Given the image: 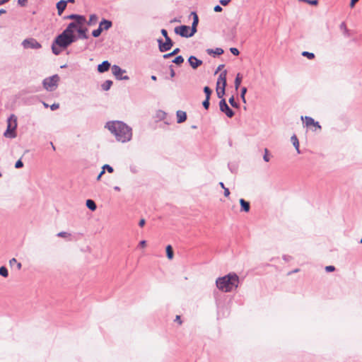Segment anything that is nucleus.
Wrapping results in <instances>:
<instances>
[{"label":"nucleus","instance_id":"61","mask_svg":"<svg viewBox=\"0 0 362 362\" xmlns=\"http://www.w3.org/2000/svg\"><path fill=\"white\" fill-rule=\"evenodd\" d=\"M313 126L317 127L318 129H321V126L319 124V122H315V124H313Z\"/></svg>","mask_w":362,"mask_h":362},{"label":"nucleus","instance_id":"55","mask_svg":"<svg viewBox=\"0 0 362 362\" xmlns=\"http://www.w3.org/2000/svg\"><path fill=\"white\" fill-rule=\"evenodd\" d=\"M146 221L144 218H141L139 223V226L140 227H143L145 225Z\"/></svg>","mask_w":362,"mask_h":362},{"label":"nucleus","instance_id":"38","mask_svg":"<svg viewBox=\"0 0 362 362\" xmlns=\"http://www.w3.org/2000/svg\"><path fill=\"white\" fill-rule=\"evenodd\" d=\"M302 55L308 57L309 59H312L315 57V54L313 53L307 51L303 52Z\"/></svg>","mask_w":362,"mask_h":362},{"label":"nucleus","instance_id":"24","mask_svg":"<svg viewBox=\"0 0 362 362\" xmlns=\"http://www.w3.org/2000/svg\"><path fill=\"white\" fill-rule=\"evenodd\" d=\"M86 206L91 211H95L97 208L95 202L92 199H88L86 201Z\"/></svg>","mask_w":362,"mask_h":362},{"label":"nucleus","instance_id":"28","mask_svg":"<svg viewBox=\"0 0 362 362\" xmlns=\"http://www.w3.org/2000/svg\"><path fill=\"white\" fill-rule=\"evenodd\" d=\"M112 85V81H110V80H107L105 81L103 84H102V88L104 90H108L111 86Z\"/></svg>","mask_w":362,"mask_h":362},{"label":"nucleus","instance_id":"34","mask_svg":"<svg viewBox=\"0 0 362 362\" xmlns=\"http://www.w3.org/2000/svg\"><path fill=\"white\" fill-rule=\"evenodd\" d=\"M0 275L4 277H7L8 276V269L5 267H0Z\"/></svg>","mask_w":362,"mask_h":362},{"label":"nucleus","instance_id":"19","mask_svg":"<svg viewBox=\"0 0 362 362\" xmlns=\"http://www.w3.org/2000/svg\"><path fill=\"white\" fill-rule=\"evenodd\" d=\"M69 19H74L75 21H78V23H84L86 22V18L83 16L77 15V14H71L68 16Z\"/></svg>","mask_w":362,"mask_h":362},{"label":"nucleus","instance_id":"30","mask_svg":"<svg viewBox=\"0 0 362 362\" xmlns=\"http://www.w3.org/2000/svg\"><path fill=\"white\" fill-rule=\"evenodd\" d=\"M166 254L168 259H172L173 257V251L171 245L166 247Z\"/></svg>","mask_w":362,"mask_h":362},{"label":"nucleus","instance_id":"27","mask_svg":"<svg viewBox=\"0 0 362 362\" xmlns=\"http://www.w3.org/2000/svg\"><path fill=\"white\" fill-rule=\"evenodd\" d=\"M9 264L12 267L13 265H16L17 269L20 270L22 267V264L21 262H18L16 259L12 258L9 261Z\"/></svg>","mask_w":362,"mask_h":362},{"label":"nucleus","instance_id":"48","mask_svg":"<svg viewBox=\"0 0 362 362\" xmlns=\"http://www.w3.org/2000/svg\"><path fill=\"white\" fill-rule=\"evenodd\" d=\"M161 34L165 37V40H166L168 38H170L169 36L168 35V32H167V30L165 29H162L161 30Z\"/></svg>","mask_w":362,"mask_h":362},{"label":"nucleus","instance_id":"62","mask_svg":"<svg viewBox=\"0 0 362 362\" xmlns=\"http://www.w3.org/2000/svg\"><path fill=\"white\" fill-rule=\"evenodd\" d=\"M283 258L285 261H288L291 257L290 256L284 255Z\"/></svg>","mask_w":362,"mask_h":362},{"label":"nucleus","instance_id":"47","mask_svg":"<svg viewBox=\"0 0 362 362\" xmlns=\"http://www.w3.org/2000/svg\"><path fill=\"white\" fill-rule=\"evenodd\" d=\"M23 166V163L21 161V160H18L16 161V164H15V168H21Z\"/></svg>","mask_w":362,"mask_h":362},{"label":"nucleus","instance_id":"26","mask_svg":"<svg viewBox=\"0 0 362 362\" xmlns=\"http://www.w3.org/2000/svg\"><path fill=\"white\" fill-rule=\"evenodd\" d=\"M98 21V16L95 14H91L89 17V20L88 21V25H92L96 23Z\"/></svg>","mask_w":362,"mask_h":362},{"label":"nucleus","instance_id":"16","mask_svg":"<svg viewBox=\"0 0 362 362\" xmlns=\"http://www.w3.org/2000/svg\"><path fill=\"white\" fill-rule=\"evenodd\" d=\"M176 115H177V123L184 122L187 119L186 112L184 111H182V110L177 111Z\"/></svg>","mask_w":362,"mask_h":362},{"label":"nucleus","instance_id":"42","mask_svg":"<svg viewBox=\"0 0 362 362\" xmlns=\"http://www.w3.org/2000/svg\"><path fill=\"white\" fill-rule=\"evenodd\" d=\"M129 168H130V171L134 174H136L139 172V168L135 165H130Z\"/></svg>","mask_w":362,"mask_h":362},{"label":"nucleus","instance_id":"43","mask_svg":"<svg viewBox=\"0 0 362 362\" xmlns=\"http://www.w3.org/2000/svg\"><path fill=\"white\" fill-rule=\"evenodd\" d=\"M69 235H70V234H69L68 233L64 232V231H62V232H59L57 233V236L60 237V238H66Z\"/></svg>","mask_w":362,"mask_h":362},{"label":"nucleus","instance_id":"31","mask_svg":"<svg viewBox=\"0 0 362 362\" xmlns=\"http://www.w3.org/2000/svg\"><path fill=\"white\" fill-rule=\"evenodd\" d=\"M179 52H180V49L179 48H176L172 52L164 54L163 55V58L164 59H168L170 57H173V56L177 54Z\"/></svg>","mask_w":362,"mask_h":362},{"label":"nucleus","instance_id":"4","mask_svg":"<svg viewBox=\"0 0 362 362\" xmlns=\"http://www.w3.org/2000/svg\"><path fill=\"white\" fill-rule=\"evenodd\" d=\"M17 128V117L14 115H11L7 119V129L4 135L8 138H16V129Z\"/></svg>","mask_w":362,"mask_h":362},{"label":"nucleus","instance_id":"7","mask_svg":"<svg viewBox=\"0 0 362 362\" xmlns=\"http://www.w3.org/2000/svg\"><path fill=\"white\" fill-rule=\"evenodd\" d=\"M112 73L117 80H129L128 76H123V74L126 73V70L122 69L117 65H113L112 66Z\"/></svg>","mask_w":362,"mask_h":362},{"label":"nucleus","instance_id":"58","mask_svg":"<svg viewBox=\"0 0 362 362\" xmlns=\"http://www.w3.org/2000/svg\"><path fill=\"white\" fill-rule=\"evenodd\" d=\"M358 0H351L350 6L353 8Z\"/></svg>","mask_w":362,"mask_h":362},{"label":"nucleus","instance_id":"46","mask_svg":"<svg viewBox=\"0 0 362 362\" xmlns=\"http://www.w3.org/2000/svg\"><path fill=\"white\" fill-rule=\"evenodd\" d=\"M100 30H98V29H95L94 30H93L92 32V35L94 37H98L100 35L101 33L99 31Z\"/></svg>","mask_w":362,"mask_h":362},{"label":"nucleus","instance_id":"41","mask_svg":"<svg viewBox=\"0 0 362 362\" xmlns=\"http://www.w3.org/2000/svg\"><path fill=\"white\" fill-rule=\"evenodd\" d=\"M105 170H107V172L110 173H112L114 171L113 168L111 167L110 165H107V164H105V165H103V170L105 171Z\"/></svg>","mask_w":362,"mask_h":362},{"label":"nucleus","instance_id":"2","mask_svg":"<svg viewBox=\"0 0 362 362\" xmlns=\"http://www.w3.org/2000/svg\"><path fill=\"white\" fill-rule=\"evenodd\" d=\"M239 277L235 273H230L224 276L219 277L216 281L217 288L223 292H230L238 287Z\"/></svg>","mask_w":362,"mask_h":362},{"label":"nucleus","instance_id":"18","mask_svg":"<svg viewBox=\"0 0 362 362\" xmlns=\"http://www.w3.org/2000/svg\"><path fill=\"white\" fill-rule=\"evenodd\" d=\"M240 204L241 206V211L245 212H248L250 209V203L248 202H246L243 199H240Z\"/></svg>","mask_w":362,"mask_h":362},{"label":"nucleus","instance_id":"21","mask_svg":"<svg viewBox=\"0 0 362 362\" xmlns=\"http://www.w3.org/2000/svg\"><path fill=\"white\" fill-rule=\"evenodd\" d=\"M77 31H78V35H79V38H81V39H88V36L86 34L87 29L82 28H78Z\"/></svg>","mask_w":362,"mask_h":362},{"label":"nucleus","instance_id":"5","mask_svg":"<svg viewBox=\"0 0 362 362\" xmlns=\"http://www.w3.org/2000/svg\"><path fill=\"white\" fill-rule=\"evenodd\" d=\"M59 80L58 74L45 78L42 81L43 87L48 91H53L57 88Z\"/></svg>","mask_w":362,"mask_h":362},{"label":"nucleus","instance_id":"40","mask_svg":"<svg viewBox=\"0 0 362 362\" xmlns=\"http://www.w3.org/2000/svg\"><path fill=\"white\" fill-rule=\"evenodd\" d=\"M229 103L230 104V105L233 107H238V103L235 101V98L233 96H232L230 99H229Z\"/></svg>","mask_w":362,"mask_h":362},{"label":"nucleus","instance_id":"57","mask_svg":"<svg viewBox=\"0 0 362 362\" xmlns=\"http://www.w3.org/2000/svg\"><path fill=\"white\" fill-rule=\"evenodd\" d=\"M146 240H141V241H140V243H139V246H140V247H145V246H146Z\"/></svg>","mask_w":362,"mask_h":362},{"label":"nucleus","instance_id":"9","mask_svg":"<svg viewBox=\"0 0 362 362\" xmlns=\"http://www.w3.org/2000/svg\"><path fill=\"white\" fill-rule=\"evenodd\" d=\"M219 108L220 110L225 113L228 117L231 118L234 116V112L229 107L224 98H222L220 100Z\"/></svg>","mask_w":362,"mask_h":362},{"label":"nucleus","instance_id":"13","mask_svg":"<svg viewBox=\"0 0 362 362\" xmlns=\"http://www.w3.org/2000/svg\"><path fill=\"white\" fill-rule=\"evenodd\" d=\"M216 86H226V71L221 72L216 82Z\"/></svg>","mask_w":362,"mask_h":362},{"label":"nucleus","instance_id":"53","mask_svg":"<svg viewBox=\"0 0 362 362\" xmlns=\"http://www.w3.org/2000/svg\"><path fill=\"white\" fill-rule=\"evenodd\" d=\"M28 0H18V4L21 6H25Z\"/></svg>","mask_w":362,"mask_h":362},{"label":"nucleus","instance_id":"54","mask_svg":"<svg viewBox=\"0 0 362 362\" xmlns=\"http://www.w3.org/2000/svg\"><path fill=\"white\" fill-rule=\"evenodd\" d=\"M230 195V191L228 188H224V196L228 197Z\"/></svg>","mask_w":362,"mask_h":362},{"label":"nucleus","instance_id":"52","mask_svg":"<svg viewBox=\"0 0 362 362\" xmlns=\"http://www.w3.org/2000/svg\"><path fill=\"white\" fill-rule=\"evenodd\" d=\"M231 0H220V4L222 6H227Z\"/></svg>","mask_w":362,"mask_h":362},{"label":"nucleus","instance_id":"15","mask_svg":"<svg viewBox=\"0 0 362 362\" xmlns=\"http://www.w3.org/2000/svg\"><path fill=\"white\" fill-rule=\"evenodd\" d=\"M110 67V64L107 61L103 62L100 64L98 66V71L100 73H103L107 71Z\"/></svg>","mask_w":362,"mask_h":362},{"label":"nucleus","instance_id":"17","mask_svg":"<svg viewBox=\"0 0 362 362\" xmlns=\"http://www.w3.org/2000/svg\"><path fill=\"white\" fill-rule=\"evenodd\" d=\"M66 4L67 1H65L64 0H61L57 4V8L58 10V13L59 15H61L62 13L64 11V9L66 7Z\"/></svg>","mask_w":362,"mask_h":362},{"label":"nucleus","instance_id":"51","mask_svg":"<svg viewBox=\"0 0 362 362\" xmlns=\"http://www.w3.org/2000/svg\"><path fill=\"white\" fill-rule=\"evenodd\" d=\"M59 107V105L58 103H54L50 106L52 110H56Z\"/></svg>","mask_w":362,"mask_h":362},{"label":"nucleus","instance_id":"12","mask_svg":"<svg viewBox=\"0 0 362 362\" xmlns=\"http://www.w3.org/2000/svg\"><path fill=\"white\" fill-rule=\"evenodd\" d=\"M189 64L193 69H197L198 66L202 64V61L198 59L194 56H190L188 59Z\"/></svg>","mask_w":362,"mask_h":362},{"label":"nucleus","instance_id":"6","mask_svg":"<svg viewBox=\"0 0 362 362\" xmlns=\"http://www.w3.org/2000/svg\"><path fill=\"white\" fill-rule=\"evenodd\" d=\"M22 45L25 49H38L42 47L40 43H39L34 38H27L22 42Z\"/></svg>","mask_w":362,"mask_h":362},{"label":"nucleus","instance_id":"39","mask_svg":"<svg viewBox=\"0 0 362 362\" xmlns=\"http://www.w3.org/2000/svg\"><path fill=\"white\" fill-rule=\"evenodd\" d=\"M263 159L265 162H269L270 160L269 156V150L267 148H264V155L263 156Z\"/></svg>","mask_w":362,"mask_h":362},{"label":"nucleus","instance_id":"50","mask_svg":"<svg viewBox=\"0 0 362 362\" xmlns=\"http://www.w3.org/2000/svg\"><path fill=\"white\" fill-rule=\"evenodd\" d=\"M222 10H223L222 7L221 6H219V5H216L214 8V11L215 12H221Z\"/></svg>","mask_w":362,"mask_h":362},{"label":"nucleus","instance_id":"36","mask_svg":"<svg viewBox=\"0 0 362 362\" xmlns=\"http://www.w3.org/2000/svg\"><path fill=\"white\" fill-rule=\"evenodd\" d=\"M183 62H184V58L181 55L176 57L173 61V62L176 64H180L183 63Z\"/></svg>","mask_w":362,"mask_h":362},{"label":"nucleus","instance_id":"32","mask_svg":"<svg viewBox=\"0 0 362 362\" xmlns=\"http://www.w3.org/2000/svg\"><path fill=\"white\" fill-rule=\"evenodd\" d=\"M208 52L209 53H214V54H216V55H221V54H222L223 53V50L221 48H216L214 50V49H209Z\"/></svg>","mask_w":362,"mask_h":362},{"label":"nucleus","instance_id":"49","mask_svg":"<svg viewBox=\"0 0 362 362\" xmlns=\"http://www.w3.org/2000/svg\"><path fill=\"white\" fill-rule=\"evenodd\" d=\"M325 270L327 272H333L335 270V267L334 266H327Z\"/></svg>","mask_w":362,"mask_h":362},{"label":"nucleus","instance_id":"56","mask_svg":"<svg viewBox=\"0 0 362 362\" xmlns=\"http://www.w3.org/2000/svg\"><path fill=\"white\" fill-rule=\"evenodd\" d=\"M307 3L312 4V5H315L317 4V0H308Z\"/></svg>","mask_w":362,"mask_h":362},{"label":"nucleus","instance_id":"29","mask_svg":"<svg viewBox=\"0 0 362 362\" xmlns=\"http://www.w3.org/2000/svg\"><path fill=\"white\" fill-rule=\"evenodd\" d=\"M242 81V77L240 76V74H238L236 76V78L235 79V90H238L240 86Z\"/></svg>","mask_w":362,"mask_h":362},{"label":"nucleus","instance_id":"8","mask_svg":"<svg viewBox=\"0 0 362 362\" xmlns=\"http://www.w3.org/2000/svg\"><path fill=\"white\" fill-rule=\"evenodd\" d=\"M191 28L187 25H180L175 28V33L181 37H190L194 35L191 34Z\"/></svg>","mask_w":362,"mask_h":362},{"label":"nucleus","instance_id":"25","mask_svg":"<svg viewBox=\"0 0 362 362\" xmlns=\"http://www.w3.org/2000/svg\"><path fill=\"white\" fill-rule=\"evenodd\" d=\"M301 119L305 121V124L308 127L313 125L315 124V120L310 117H308V116H305V117H301Z\"/></svg>","mask_w":362,"mask_h":362},{"label":"nucleus","instance_id":"60","mask_svg":"<svg viewBox=\"0 0 362 362\" xmlns=\"http://www.w3.org/2000/svg\"><path fill=\"white\" fill-rule=\"evenodd\" d=\"M175 321L178 322L179 324H181L182 321H181V319H180V316L177 315L176 318H175Z\"/></svg>","mask_w":362,"mask_h":362},{"label":"nucleus","instance_id":"64","mask_svg":"<svg viewBox=\"0 0 362 362\" xmlns=\"http://www.w3.org/2000/svg\"><path fill=\"white\" fill-rule=\"evenodd\" d=\"M98 30H100L99 31L102 33V31L104 30L103 25H100V23L99 24V27L97 28Z\"/></svg>","mask_w":362,"mask_h":362},{"label":"nucleus","instance_id":"37","mask_svg":"<svg viewBox=\"0 0 362 362\" xmlns=\"http://www.w3.org/2000/svg\"><path fill=\"white\" fill-rule=\"evenodd\" d=\"M246 92H247V88L245 87H243L241 88V92H240V98H241L243 102L245 103H246V100H245V97Z\"/></svg>","mask_w":362,"mask_h":362},{"label":"nucleus","instance_id":"23","mask_svg":"<svg viewBox=\"0 0 362 362\" xmlns=\"http://www.w3.org/2000/svg\"><path fill=\"white\" fill-rule=\"evenodd\" d=\"M100 25H103V28L105 30H107L108 29H110L112 25V23L109 20H106V19H103L101 22H100Z\"/></svg>","mask_w":362,"mask_h":362},{"label":"nucleus","instance_id":"22","mask_svg":"<svg viewBox=\"0 0 362 362\" xmlns=\"http://www.w3.org/2000/svg\"><path fill=\"white\" fill-rule=\"evenodd\" d=\"M226 86H216V94L218 98H223L225 95Z\"/></svg>","mask_w":362,"mask_h":362},{"label":"nucleus","instance_id":"59","mask_svg":"<svg viewBox=\"0 0 362 362\" xmlns=\"http://www.w3.org/2000/svg\"><path fill=\"white\" fill-rule=\"evenodd\" d=\"M105 173V171L104 170H102L100 174L98 175V176L97 177V180H99L100 179V177H102V175Z\"/></svg>","mask_w":362,"mask_h":362},{"label":"nucleus","instance_id":"1","mask_svg":"<svg viewBox=\"0 0 362 362\" xmlns=\"http://www.w3.org/2000/svg\"><path fill=\"white\" fill-rule=\"evenodd\" d=\"M113 134L118 141L124 143L132 137V128L120 121L109 122L105 126Z\"/></svg>","mask_w":362,"mask_h":362},{"label":"nucleus","instance_id":"3","mask_svg":"<svg viewBox=\"0 0 362 362\" xmlns=\"http://www.w3.org/2000/svg\"><path fill=\"white\" fill-rule=\"evenodd\" d=\"M76 40V38L74 34L70 33L68 30H64L55 38L54 43L59 47L66 48Z\"/></svg>","mask_w":362,"mask_h":362},{"label":"nucleus","instance_id":"45","mask_svg":"<svg viewBox=\"0 0 362 362\" xmlns=\"http://www.w3.org/2000/svg\"><path fill=\"white\" fill-rule=\"evenodd\" d=\"M230 52H231L233 54H234V55H235V56H238V55L240 54L239 50H238L237 48H235V47H231V48L230 49Z\"/></svg>","mask_w":362,"mask_h":362},{"label":"nucleus","instance_id":"10","mask_svg":"<svg viewBox=\"0 0 362 362\" xmlns=\"http://www.w3.org/2000/svg\"><path fill=\"white\" fill-rule=\"evenodd\" d=\"M159 50L161 52H164L168 51L171 49L173 45V42L170 38H168L165 40V42H163L162 39L158 40Z\"/></svg>","mask_w":362,"mask_h":362},{"label":"nucleus","instance_id":"35","mask_svg":"<svg viewBox=\"0 0 362 362\" xmlns=\"http://www.w3.org/2000/svg\"><path fill=\"white\" fill-rule=\"evenodd\" d=\"M204 92L206 94V98L210 99V96L212 93V90H211V88L208 86H205L204 88Z\"/></svg>","mask_w":362,"mask_h":362},{"label":"nucleus","instance_id":"63","mask_svg":"<svg viewBox=\"0 0 362 362\" xmlns=\"http://www.w3.org/2000/svg\"><path fill=\"white\" fill-rule=\"evenodd\" d=\"M175 75V71L173 69H170V76L174 77Z\"/></svg>","mask_w":362,"mask_h":362},{"label":"nucleus","instance_id":"11","mask_svg":"<svg viewBox=\"0 0 362 362\" xmlns=\"http://www.w3.org/2000/svg\"><path fill=\"white\" fill-rule=\"evenodd\" d=\"M191 15L193 16V22L191 27V34H195L197 31V25L199 23V18L197 14L195 12H192Z\"/></svg>","mask_w":362,"mask_h":362},{"label":"nucleus","instance_id":"14","mask_svg":"<svg viewBox=\"0 0 362 362\" xmlns=\"http://www.w3.org/2000/svg\"><path fill=\"white\" fill-rule=\"evenodd\" d=\"M83 23H78V21L70 23L65 30H68L70 33L74 34V29L81 28Z\"/></svg>","mask_w":362,"mask_h":362},{"label":"nucleus","instance_id":"20","mask_svg":"<svg viewBox=\"0 0 362 362\" xmlns=\"http://www.w3.org/2000/svg\"><path fill=\"white\" fill-rule=\"evenodd\" d=\"M291 141L293 146L296 149L297 152L298 153H300V151L299 150V141H298V139L297 136L295 134L291 136Z\"/></svg>","mask_w":362,"mask_h":362},{"label":"nucleus","instance_id":"33","mask_svg":"<svg viewBox=\"0 0 362 362\" xmlns=\"http://www.w3.org/2000/svg\"><path fill=\"white\" fill-rule=\"evenodd\" d=\"M56 45H57L56 43H54V42L52 45V50L54 54L58 55L60 54L61 49L59 47H57Z\"/></svg>","mask_w":362,"mask_h":362},{"label":"nucleus","instance_id":"44","mask_svg":"<svg viewBox=\"0 0 362 362\" xmlns=\"http://www.w3.org/2000/svg\"><path fill=\"white\" fill-rule=\"evenodd\" d=\"M209 100L210 99L206 98L205 100H204L203 103H202L203 107L206 110L209 109Z\"/></svg>","mask_w":362,"mask_h":362}]
</instances>
